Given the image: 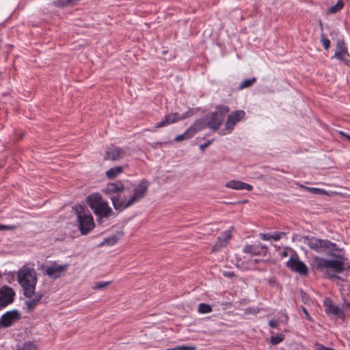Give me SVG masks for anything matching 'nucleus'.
Wrapping results in <instances>:
<instances>
[{"instance_id":"nucleus-1","label":"nucleus","mask_w":350,"mask_h":350,"mask_svg":"<svg viewBox=\"0 0 350 350\" xmlns=\"http://www.w3.org/2000/svg\"><path fill=\"white\" fill-rule=\"evenodd\" d=\"M301 240L310 250L318 253H326L327 255L335 258L334 260H327L319 256L314 257L313 266L317 271H325L329 278L344 280L340 275L329 273V271H332L340 273L344 271L349 270L350 268V266L345 262L346 258L343 255L334 254L333 253V252L338 250L335 243H332L327 239H318L310 235L303 236Z\"/></svg>"},{"instance_id":"nucleus-2","label":"nucleus","mask_w":350,"mask_h":350,"mask_svg":"<svg viewBox=\"0 0 350 350\" xmlns=\"http://www.w3.org/2000/svg\"><path fill=\"white\" fill-rule=\"evenodd\" d=\"M18 282L22 286L23 295L31 298L35 294L37 273L33 268L23 267L17 273Z\"/></svg>"},{"instance_id":"nucleus-3","label":"nucleus","mask_w":350,"mask_h":350,"mask_svg":"<svg viewBox=\"0 0 350 350\" xmlns=\"http://www.w3.org/2000/svg\"><path fill=\"white\" fill-rule=\"evenodd\" d=\"M73 209L77 216L78 228L81 234L83 235L88 234L95 226L90 211L85 206L81 204L75 205Z\"/></svg>"},{"instance_id":"nucleus-4","label":"nucleus","mask_w":350,"mask_h":350,"mask_svg":"<svg viewBox=\"0 0 350 350\" xmlns=\"http://www.w3.org/2000/svg\"><path fill=\"white\" fill-rule=\"evenodd\" d=\"M230 111L228 106L219 105L215 107V111L207 114L205 117L208 128L215 131L219 129L223 124L224 118Z\"/></svg>"},{"instance_id":"nucleus-5","label":"nucleus","mask_w":350,"mask_h":350,"mask_svg":"<svg viewBox=\"0 0 350 350\" xmlns=\"http://www.w3.org/2000/svg\"><path fill=\"white\" fill-rule=\"evenodd\" d=\"M149 185L148 180L143 179L137 186H135L133 189L132 196L128 199V202L125 204L126 206H131L142 200L146 195Z\"/></svg>"},{"instance_id":"nucleus-6","label":"nucleus","mask_w":350,"mask_h":350,"mask_svg":"<svg viewBox=\"0 0 350 350\" xmlns=\"http://www.w3.org/2000/svg\"><path fill=\"white\" fill-rule=\"evenodd\" d=\"M349 57L350 55L348 52V48L344 40L342 38L338 39L336 44L335 53L332 58H336L345 65L349 66L350 64Z\"/></svg>"},{"instance_id":"nucleus-7","label":"nucleus","mask_w":350,"mask_h":350,"mask_svg":"<svg viewBox=\"0 0 350 350\" xmlns=\"http://www.w3.org/2000/svg\"><path fill=\"white\" fill-rule=\"evenodd\" d=\"M68 269V265H59L56 261L51 262V265L46 267L44 271V274L49 276V278L56 280L60 278L63 273L66 272Z\"/></svg>"},{"instance_id":"nucleus-8","label":"nucleus","mask_w":350,"mask_h":350,"mask_svg":"<svg viewBox=\"0 0 350 350\" xmlns=\"http://www.w3.org/2000/svg\"><path fill=\"white\" fill-rule=\"evenodd\" d=\"M286 266L292 271L298 273L301 275H306L308 273L307 266L299 259L297 254H295V256H291L290 259L286 262Z\"/></svg>"},{"instance_id":"nucleus-9","label":"nucleus","mask_w":350,"mask_h":350,"mask_svg":"<svg viewBox=\"0 0 350 350\" xmlns=\"http://www.w3.org/2000/svg\"><path fill=\"white\" fill-rule=\"evenodd\" d=\"M323 306L325 308V312L327 315L332 314L333 316L337 317L342 321L346 319V314L343 311V309H341L338 306H336L329 297H326L324 299Z\"/></svg>"},{"instance_id":"nucleus-10","label":"nucleus","mask_w":350,"mask_h":350,"mask_svg":"<svg viewBox=\"0 0 350 350\" xmlns=\"http://www.w3.org/2000/svg\"><path fill=\"white\" fill-rule=\"evenodd\" d=\"M15 292L12 288L3 286L0 288V310L14 301Z\"/></svg>"},{"instance_id":"nucleus-11","label":"nucleus","mask_w":350,"mask_h":350,"mask_svg":"<svg viewBox=\"0 0 350 350\" xmlns=\"http://www.w3.org/2000/svg\"><path fill=\"white\" fill-rule=\"evenodd\" d=\"M243 252L252 256H262L266 257L269 254V250L265 245L260 243L258 244H247L243 248Z\"/></svg>"},{"instance_id":"nucleus-12","label":"nucleus","mask_w":350,"mask_h":350,"mask_svg":"<svg viewBox=\"0 0 350 350\" xmlns=\"http://www.w3.org/2000/svg\"><path fill=\"white\" fill-rule=\"evenodd\" d=\"M21 319V314L17 310L4 313L0 319V327H9Z\"/></svg>"},{"instance_id":"nucleus-13","label":"nucleus","mask_w":350,"mask_h":350,"mask_svg":"<svg viewBox=\"0 0 350 350\" xmlns=\"http://www.w3.org/2000/svg\"><path fill=\"white\" fill-rule=\"evenodd\" d=\"M245 112L243 110H236L232 111L227 117L225 126L226 129L230 133L236 124L244 118Z\"/></svg>"},{"instance_id":"nucleus-14","label":"nucleus","mask_w":350,"mask_h":350,"mask_svg":"<svg viewBox=\"0 0 350 350\" xmlns=\"http://www.w3.org/2000/svg\"><path fill=\"white\" fill-rule=\"evenodd\" d=\"M125 156V151L119 147L108 148L103 157L104 160L118 161Z\"/></svg>"},{"instance_id":"nucleus-15","label":"nucleus","mask_w":350,"mask_h":350,"mask_svg":"<svg viewBox=\"0 0 350 350\" xmlns=\"http://www.w3.org/2000/svg\"><path fill=\"white\" fill-rule=\"evenodd\" d=\"M125 190L129 191V189L126 188L121 181H118L108 183L103 191L105 194H116L117 196L119 193H122Z\"/></svg>"},{"instance_id":"nucleus-16","label":"nucleus","mask_w":350,"mask_h":350,"mask_svg":"<svg viewBox=\"0 0 350 350\" xmlns=\"http://www.w3.org/2000/svg\"><path fill=\"white\" fill-rule=\"evenodd\" d=\"M111 200L112 202L113 208L116 211H121L129 207L126 206L125 205V204L128 202V200L126 195L124 193V191L119 193L117 196L111 197Z\"/></svg>"},{"instance_id":"nucleus-17","label":"nucleus","mask_w":350,"mask_h":350,"mask_svg":"<svg viewBox=\"0 0 350 350\" xmlns=\"http://www.w3.org/2000/svg\"><path fill=\"white\" fill-rule=\"evenodd\" d=\"M93 211L100 219L103 217L108 218L114 214L111 208L109 206L108 203L105 201L100 204Z\"/></svg>"},{"instance_id":"nucleus-18","label":"nucleus","mask_w":350,"mask_h":350,"mask_svg":"<svg viewBox=\"0 0 350 350\" xmlns=\"http://www.w3.org/2000/svg\"><path fill=\"white\" fill-rule=\"evenodd\" d=\"M225 186L228 188L236 189V190H241V189H245L247 191H252L253 189V186L243 183L240 180H232L228 182H227L225 185Z\"/></svg>"},{"instance_id":"nucleus-19","label":"nucleus","mask_w":350,"mask_h":350,"mask_svg":"<svg viewBox=\"0 0 350 350\" xmlns=\"http://www.w3.org/2000/svg\"><path fill=\"white\" fill-rule=\"evenodd\" d=\"M192 115L193 112L191 111V110L189 109L182 115H180L178 113L176 112L166 114L165 116L168 119L170 123L172 124L179 120H183L185 119H187L189 117H191Z\"/></svg>"},{"instance_id":"nucleus-20","label":"nucleus","mask_w":350,"mask_h":350,"mask_svg":"<svg viewBox=\"0 0 350 350\" xmlns=\"http://www.w3.org/2000/svg\"><path fill=\"white\" fill-rule=\"evenodd\" d=\"M86 201L90 207V208L93 211L100 204L103 202L102 196L98 193H94L89 195L86 198Z\"/></svg>"},{"instance_id":"nucleus-21","label":"nucleus","mask_w":350,"mask_h":350,"mask_svg":"<svg viewBox=\"0 0 350 350\" xmlns=\"http://www.w3.org/2000/svg\"><path fill=\"white\" fill-rule=\"evenodd\" d=\"M230 232L229 230L225 231L221 236L217 238V241L213 246V251L215 252L225 247L228 241L230 239Z\"/></svg>"},{"instance_id":"nucleus-22","label":"nucleus","mask_w":350,"mask_h":350,"mask_svg":"<svg viewBox=\"0 0 350 350\" xmlns=\"http://www.w3.org/2000/svg\"><path fill=\"white\" fill-rule=\"evenodd\" d=\"M206 127H208V124H206V117L204 116V118L196 120L193 122V124L189 126V129L195 135L196 133L203 130Z\"/></svg>"},{"instance_id":"nucleus-23","label":"nucleus","mask_w":350,"mask_h":350,"mask_svg":"<svg viewBox=\"0 0 350 350\" xmlns=\"http://www.w3.org/2000/svg\"><path fill=\"white\" fill-rule=\"evenodd\" d=\"M123 172L122 166H116L111 167L106 172V176L109 179L115 178L118 174Z\"/></svg>"},{"instance_id":"nucleus-24","label":"nucleus","mask_w":350,"mask_h":350,"mask_svg":"<svg viewBox=\"0 0 350 350\" xmlns=\"http://www.w3.org/2000/svg\"><path fill=\"white\" fill-rule=\"evenodd\" d=\"M194 136L193 133L191 131L189 127L183 134L177 135L174 138V141L176 142H180L184 140L189 139Z\"/></svg>"},{"instance_id":"nucleus-25","label":"nucleus","mask_w":350,"mask_h":350,"mask_svg":"<svg viewBox=\"0 0 350 350\" xmlns=\"http://www.w3.org/2000/svg\"><path fill=\"white\" fill-rule=\"evenodd\" d=\"M122 235V232H118L116 234L105 239L104 243L107 245H113L118 242Z\"/></svg>"},{"instance_id":"nucleus-26","label":"nucleus","mask_w":350,"mask_h":350,"mask_svg":"<svg viewBox=\"0 0 350 350\" xmlns=\"http://www.w3.org/2000/svg\"><path fill=\"white\" fill-rule=\"evenodd\" d=\"M344 5L345 3L343 0H338L335 5L329 8L328 12L329 14H336L340 12L343 8Z\"/></svg>"},{"instance_id":"nucleus-27","label":"nucleus","mask_w":350,"mask_h":350,"mask_svg":"<svg viewBox=\"0 0 350 350\" xmlns=\"http://www.w3.org/2000/svg\"><path fill=\"white\" fill-rule=\"evenodd\" d=\"M285 338L283 334H272L270 338V343L272 345H276L282 342Z\"/></svg>"},{"instance_id":"nucleus-28","label":"nucleus","mask_w":350,"mask_h":350,"mask_svg":"<svg viewBox=\"0 0 350 350\" xmlns=\"http://www.w3.org/2000/svg\"><path fill=\"white\" fill-rule=\"evenodd\" d=\"M256 81V77L245 79L240 83L239 89L243 90L244 88L251 87Z\"/></svg>"},{"instance_id":"nucleus-29","label":"nucleus","mask_w":350,"mask_h":350,"mask_svg":"<svg viewBox=\"0 0 350 350\" xmlns=\"http://www.w3.org/2000/svg\"><path fill=\"white\" fill-rule=\"evenodd\" d=\"M17 350H37V347L32 342L28 341L19 346Z\"/></svg>"},{"instance_id":"nucleus-30","label":"nucleus","mask_w":350,"mask_h":350,"mask_svg":"<svg viewBox=\"0 0 350 350\" xmlns=\"http://www.w3.org/2000/svg\"><path fill=\"white\" fill-rule=\"evenodd\" d=\"M198 312L202 314L211 312L212 307L209 304L202 303L198 306Z\"/></svg>"},{"instance_id":"nucleus-31","label":"nucleus","mask_w":350,"mask_h":350,"mask_svg":"<svg viewBox=\"0 0 350 350\" xmlns=\"http://www.w3.org/2000/svg\"><path fill=\"white\" fill-rule=\"evenodd\" d=\"M29 299L25 301V304L27 306V310L29 312H32L38 304V302H37L34 299Z\"/></svg>"},{"instance_id":"nucleus-32","label":"nucleus","mask_w":350,"mask_h":350,"mask_svg":"<svg viewBox=\"0 0 350 350\" xmlns=\"http://www.w3.org/2000/svg\"><path fill=\"white\" fill-rule=\"evenodd\" d=\"M340 308L343 309V311L346 314V317L347 316L350 317V302L349 301H348L347 299H345L343 300L342 308Z\"/></svg>"},{"instance_id":"nucleus-33","label":"nucleus","mask_w":350,"mask_h":350,"mask_svg":"<svg viewBox=\"0 0 350 350\" xmlns=\"http://www.w3.org/2000/svg\"><path fill=\"white\" fill-rule=\"evenodd\" d=\"M321 42L322 43L324 49L325 50H328L330 47V40L327 39L324 34H321Z\"/></svg>"},{"instance_id":"nucleus-34","label":"nucleus","mask_w":350,"mask_h":350,"mask_svg":"<svg viewBox=\"0 0 350 350\" xmlns=\"http://www.w3.org/2000/svg\"><path fill=\"white\" fill-rule=\"evenodd\" d=\"M169 124H171L168 121V119L167 118V117L165 116L161 121L157 122L155 124L154 128L155 129H159V128L164 127V126H167Z\"/></svg>"},{"instance_id":"nucleus-35","label":"nucleus","mask_w":350,"mask_h":350,"mask_svg":"<svg viewBox=\"0 0 350 350\" xmlns=\"http://www.w3.org/2000/svg\"><path fill=\"white\" fill-rule=\"evenodd\" d=\"M167 350H196V347L182 345V346L176 347L172 349H167Z\"/></svg>"},{"instance_id":"nucleus-36","label":"nucleus","mask_w":350,"mask_h":350,"mask_svg":"<svg viewBox=\"0 0 350 350\" xmlns=\"http://www.w3.org/2000/svg\"><path fill=\"white\" fill-rule=\"evenodd\" d=\"M111 284V282H99L96 284V289H103L107 287Z\"/></svg>"},{"instance_id":"nucleus-37","label":"nucleus","mask_w":350,"mask_h":350,"mask_svg":"<svg viewBox=\"0 0 350 350\" xmlns=\"http://www.w3.org/2000/svg\"><path fill=\"white\" fill-rule=\"evenodd\" d=\"M286 234L283 232H275L273 234H271L272 239L275 241H278L282 238V236H284Z\"/></svg>"},{"instance_id":"nucleus-38","label":"nucleus","mask_w":350,"mask_h":350,"mask_svg":"<svg viewBox=\"0 0 350 350\" xmlns=\"http://www.w3.org/2000/svg\"><path fill=\"white\" fill-rule=\"evenodd\" d=\"M300 297L301 298L302 301L305 304L308 302L310 300L309 295L302 290L300 291Z\"/></svg>"},{"instance_id":"nucleus-39","label":"nucleus","mask_w":350,"mask_h":350,"mask_svg":"<svg viewBox=\"0 0 350 350\" xmlns=\"http://www.w3.org/2000/svg\"><path fill=\"white\" fill-rule=\"evenodd\" d=\"M259 237L261 239L264 241L272 239L271 234L269 233H260Z\"/></svg>"},{"instance_id":"nucleus-40","label":"nucleus","mask_w":350,"mask_h":350,"mask_svg":"<svg viewBox=\"0 0 350 350\" xmlns=\"http://www.w3.org/2000/svg\"><path fill=\"white\" fill-rule=\"evenodd\" d=\"M213 142V139H210V140H208L206 143L201 144L200 146V148L201 151L203 152L206 148H207L211 144H212Z\"/></svg>"},{"instance_id":"nucleus-41","label":"nucleus","mask_w":350,"mask_h":350,"mask_svg":"<svg viewBox=\"0 0 350 350\" xmlns=\"http://www.w3.org/2000/svg\"><path fill=\"white\" fill-rule=\"evenodd\" d=\"M33 295H34V297L33 299H34L38 303L40 301V300L42 299V298L43 297V295L41 293H36L35 292V294Z\"/></svg>"},{"instance_id":"nucleus-42","label":"nucleus","mask_w":350,"mask_h":350,"mask_svg":"<svg viewBox=\"0 0 350 350\" xmlns=\"http://www.w3.org/2000/svg\"><path fill=\"white\" fill-rule=\"evenodd\" d=\"M309 190L312 191L314 193H325V191L323 189L318 188H308Z\"/></svg>"},{"instance_id":"nucleus-43","label":"nucleus","mask_w":350,"mask_h":350,"mask_svg":"<svg viewBox=\"0 0 350 350\" xmlns=\"http://www.w3.org/2000/svg\"><path fill=\"white\" fill-rule=\"evenodd\" d=\"M269 325L270 327L275 328L278 327V323L275 320H270L269 321Z\"/></svg>"},{"instance_id":"nucleus-44","label":"nucleus","mask_w":350,"mask_h":350,"mask_svg":"<svg viewBox=\"0 0 350 350\" xmlns=\"http://www.w3.org/2000/svg\"><path fill=\"white\" fill-rule=\"evenodd\" d=\"M14 228V226L0 224V230H13Z\"/></svg>"},{"instance_id":"nucleus-45","label":"nucleus","mask_w":350,"mask_h":350,"mask_svg":"<svg viewBox=\"0 0 350 350\" xmlns=\"http://www.w3.org/2000/svg\"><path fill=\"white\" fill-rule=\"evenodd\" d=\"M302 311L305 314V316H306V319L308 321H312V318L310 316L308 310H306V308H305L304 307L302 308Z\"/></svg>"},{"instance_id":"nucleus-46","label":"nucleus","mask_w":350,"mask_h":350,"mask_svg":"<svg viewBox=\"0 0 350 350\" xmlns=\"http://www.w3.org/2000/svg\"><path fill=\"white\" fill-rule=\"evenodd\" d=\"M288 247H286V248L284 249V250L281 253V256H282V257H286V256H288Z\"/></svg>"},{"instance_id":"nucleus-47","label":"nucleus","mask_w":350,"mask_h":350,"mask_svg":"<svg viewBox=\"0 0 350 350\" xmlns=\"http://www.w3.org/2000/svg\"><path fill=\"white\" fill-rule=\"evenodd\" d=\"M328 349V347H325L322 345H317V350H327Z\"/></svg>"},{"instance_id":"nucleus-48","label":"nucleus","mask_w":350,"mask_h":350,"mask_svg":"<svg viewBox=\"0 0 350 350\" xmlns=\"http://www.w3.org/2000/svg\"><path fill=\"white\" fill-rule=\"evenodd\" d=\"M339 133H340L341 135H342V136L345 137L347 139H349V140L350 141V135H349L346 134V133H345V132H343V131H340V132H339Z\"/></svg>"},{"instance_id":"nucleus-49","label":"nucleus","mask_w":350,"mask_h":350,"mask_svg":"<svg viewBox=\"0 0 350 350\" xmlns=\"http://www.w3.org/2000/svg\"><path fill=\"white\" fill-rule=\"evenodd\" d=\"M265 261H268V260H260V259H254L253 260V262H254V264L257 265L260 262H265Z\"/></svg>"},{"instance_id":"nucleus-50","label":"nucleus","mask_w":350,"mask_h":350,"mask_svg":"<svg viewBox=\"0 0 350 350\" xmlns=\"http://www.w3.org/2000/svg\"><path fill=\"white\" fill-rule=\"evenodd\" d=\"M225 275L228 276V277H232V276L234 275V273L233 272H228V273H226Z\"/></svg>"},{"instance_id":"nucleus-51","label":"nucleus","mask_w":350,"mask_h":350,"mask_svg":"<svg viewBox=\"0 0 350 350\" xmlns=\"http://www.w3.org/2000/svg\"><path fill=\"white\" fill-rule=\"evenodd\" d=\"M8 278H9V279H8V282H10H10H11V280H14V275H12V274H11V275H10L8 276Z\"/></svg>"},{"instance_id":"nucleus-52","label":"nucleus","mask_w":350,"mask_h":350,"mask_svg":"<svg viewBox=\"0 0 350 350\" xmlns=\"http://www.w3.org/2000/svg\"><path fill=\"white\" fill-rule=\"evenodd\" d=\"M246 202H247V200H243V201H239V202H237V203H238V204H239V203H241V204H243V203H245Z\"/></svg>"},{"instance_id":"nucleus-53","label":"nucleus","mask_w":350,"mask_h":350,"mask_svg":"<svg viewBox=\"0 0 350 350\" xmlns=\"http://www.w3.org/2000/svg\"><path fill=\"white\" fill-rule=\"evenodd\" d=\"M347 296L350 297V292L347 294Z\"/></svg>"}]
</instances>
